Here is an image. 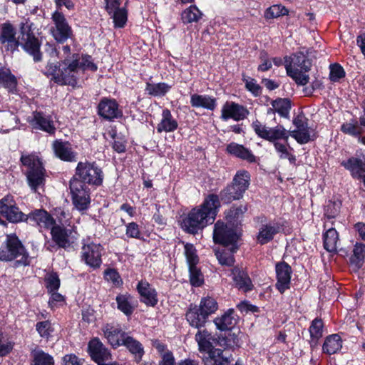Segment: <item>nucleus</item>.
Listing matches in <instances>:
<instances>
[{
	"label": "nucleus",
	"instance_id": "f03ea898",
	"mask_svg": "<svg viewBox=\"0 0 365 365\" xmlns=\"http://www.w3.org/2000/svg\"><path fill=\"white\" fill-rule=\"evenodd\" d=\"M220 206L219 197L215 194L209 195L200 206L193 208L184 219V229L189 233L195 234L213 223Z\"/></svg>",
	"mask_w": 365,
	"mask_h": 365
},
{
	"label": "nucleus",
	"instance_id": "0eeeda50",
	"mask_svg": "<svg viewBox=\"0 0 365 365\" xmlns=\"http://www.w3.org/2000/svg\"><path fill=\"white\" fill-rule=\"evenodd\" d=\"M69 187L75 207L79 211L87 210L91 202L88 187L77 178H73L70 180Z\"/></svg>",
	"mask_w": 365,
	"mask_h": 365
},
{
	"label": "nucleus",
	"instance_id": "3c124183",
	"mask_svg": "<svg viewBox=\"0 0 365 365\" xmlns=\"http://www.w3.org/2000/svg\"><path fill=\"white\" fill-rule=\"evenodd\" d=\"M288 14V10L283 6L276 4L269 7L265 13L264 17L267 19L278 18Z\"/></svg>",
	"mask_w": 365,
	"mask_h": 365
},
{
	"label": "nucleus",
	"instance_id": "ddd939ff",
	"mask_svg": "<svg viewBox=\"0 0 365 365\" xmlns=\"http://www.w3.org/2000/svg\"><path fill=\"white\" fill-rule=\"evenodd\" d=\"M283 230V225L277 221L262 223L259 227L257 240L260 245H265L274 239V237Z\"/></svg>",
	"mask_w": 365,
	"mask_h": 365
},
{
	"label": "nucleus",
	"instance_id": "9b49d317",
	"mask_svg": "<svg viewBox=\"0 0 365 365\" xmlns=\"http://www.w3.org/2000/svg\"><path fill=\"white\" fill-rule=\"evenodd\" d=\"M0 213L13 223L26 220V215L19 210L13 196L9 195L0 200Z\"/></svg>",
	"mask_w": 365,
	"mask_h": 365
},
{
	"label": "nucleus",
	"instance_id": "ea45409f",
	"mask_svg": "<svg viewBox=\"0 0 365 365\" xmlns=\"http://www.w3.org/2000/svg\"><path fill=\"white\" fill-rule=\"evenodd\" d=\"M365 258V245L361 243H356L353 250V255L350 258L351 264L356 269H359Z\"/></svg>",
	"mask_w": 365,
	"mask_h": 365
},
{
	"label": "nucleus",
	"instance_id": "5701e85b",
	"mask_svg": "<svg viewBox=\"0 0 365 365\" xmlns=\"http://www.w3.org/2000/svg\"><path fill=\"white\" fill-rule=\"evenodd\" d=\"M30 122L34 128H39L48 133H53L56 130L51 117L43 113L34 112Z\"/></svg>",
	"mask_w": 365,
	"mask_h": 365
},
{
	"label": "nucleus",
	"instance_id": "58836bf2",
	"mask_svg": "<svg viewBox=\"0 0 365 365\" xmlns=\"http://www.w3.org/2000/svg\"><path fill=\"white\" fill-rule=\"evenodd\" d=\"M339 235L334 228H329L324 235V247L329 252L336 251Z\"/></svg>",
	"mask_w": 365,
	"mask_h": 365
},
{
	"label": "nucleus",
	"instance_id": "680f3d73",
	"mask_svg": "<svg viewBox=\"0 0 365 365\" xmlns=\"http://www.w3.org/2000/svg\"><path fill=\"white\" fill-rule=\"evenodd\" d=\"M246 88L250 91L255 96H259L261 93L262 88L259 84L257 83V81L252 78L247 77L244 78Z\"/></svg>",
	"mask_w": 365,
	"mask_h": 365
},
{
	"label": "nucleus",
	"instance_id": "79ce46f5",
	"mask_svg": "<svg viewBox=\"0 0 365 365\" xmlns=\"http://www.w3.org/2000/svg\"><path fill=\"white\" fill-rule=\"evenodd\" d=\"M16 83L15 76L11 74L9 68H6L0 71V86L12 91L16 88Z\"/></svg>",
	"mask_w": 365,
	"mask_h": 365
},
{
	"label": "nucleus",
	"instance_id": "2eb2a0df",
	"mask_svg": "<svg viewBox=\"0 0 365 365\" xmlns=\"http://www.w3.org/2000/svg\"><path fill=\"white\" fill-rule=\"evenodd\" d=\"M88 351L91 359L100 364L110 359L111 354L98 338L92 339L88 344Z\"/></svg>",
	"mask_w": 365,
	"mask_h": 365
},
{
	"label": "nucleus",
	"instance_id": "e433bc0d",
	"mask_svg": "<svg viewBox=\"0 0 365 365\" xmlns=\"http://www.w3.org/2000/svg\"><path fill=\"white\" fill-rule=\"evenodd\" d=\"M342 347V341L339 334H331L327 336L323 344V351L327 354H334Z\"/></svg>",
	"mask_w": 365,
	"mask_h": 365
},
{
	"label": "nucleus",
	"instance_id": "aec40b11",
	"mask_svg": "<svg viewBox=\"0 0 365 365\" xmlns=\"http://www.w3.org/2000/svg\"><path fill=\"white\" fill-rule=\"evenodd\" d=\"M137 290L142 302L150 307H154L157 304V292L147 281H140L137 285Z\"/></svg>",
	"mask_w": 365,
	"mask_h": 365
},
{
	"label": "nucleus",
	"instance_id": "c85d7f7f",
	"mask_svg": "<svg viewBox=\"0 0 365 365\" xmlns=\"http://www.w3.org/2000/svg\"><path fill=\"white\" fill-rule=\"evenodd\" d=\"M71 233V230L60 226L51 227L52 239L60 247L66 248L70 246L69 235Z\"/></svg>",
	"mask_w": 365,
	"mask_h": 365
},
{
	"label": "nucleus",
	"instance_id": "0e129e2a",
	"mask_svg": "<svg viewBox=\"0 0 365 365\" xmlns=\"http://www.w3.org/2000/svg\"><path fill=\"white\" fill-rule=\"evenodd\" d=\"M78 63L80 64L79 69L81 70V73H83L87 68H89L92 71L97 70V66L91 61V57L89 56H83L81 61L78 57Z\"/></svg>",
	"mask_w": 365,
	"mask_h": 365
},
{
	"label": "nucleus",
	"instance_id": "a878e982",
	"mask_svg": "<svg viewBox=\"0 0 365 365\" xmlns=\"http://www.w3.org/2000/svg\"><path fill=\"white\" fill-rule=\"evenodd\" d=\"M341 165L349 170L352 177L360 178L365 173V159L350 158L346 161H342Z\"/></svg>",
	"mask_w": 365,
	"mask_h": 365
},
{
	"label": "nucleus",
	"instance_id": "b1692460",
	"mask_svg": "<svg viewBox=\"0 0 365 365\" xmlns=\"http://www.w3.org/2000/svg\"><path fill=\"white\" fill-rule=\"evenodd\" d=\"M186 319L191 327L200 330L205 325L207 318L197 306L191 305L186 313Z\"/></svg>",
	"mask_w": 365,
	"mask_h": 365
},
{
	"label": "nucleus",
	"instance_id": "bf43d9fd",
	"mask_svg": "<svg viewBox=\"0 0 365 365\" xmlns=\"http://www.w3.org/2000/svg\"><path fill=\"white\" fill-rule=\"evenodd\" d=\"M36 331L41 337L48 338L53 331L51 324L48 321L40 322L36 324Z\"/></svg>",
	"mask_w": 365,
	"mask_h": 365
},
{
	"label": "nucleus",
	"instance_id": "a19ab883",
	"mask_svg": "<svg viewBox=\"0 0 365 365\" xmlns=\"http://www.w3.org/2000/svg\"><path fill=\"white\" fill-rule=\"evenodd\" d=\"M171 86L165 83H147L145 91L149 95L153 96H165L170 89Z\"/></svg>",
	"mask_w": 365,
	"mask_h": 365
},
{
	"label": "nucleus",
	"instance_id": "8fccbe9b",
	"mask_svg": "<svg viewBox=\"0 0 365 365\" xmlns=\"http://www.w3.org/2000/svg\"><path fill=\"white\" fill-rule=\"evenodd\" d=\"M31 365H54L53 357L43 351H35Z\"/></svg>",
	"mask_w": 365,
	"mask_h": 365
},
{
	"label": "nucleus",
	"instance_id": "c756f323",
	"mask_svg": "<svg viewBox=\"0 0 365 365\" xmlns=\"http://www.w3.org/2000/svg\"><path fill=\"white\" fill-rule=\"evenodd\" d=\"M226 150L230 154L242 160H247L249 163L255 162V156L251 153L250 150L245 148L242 145L237 144L236 143H231L227 145Z\"/></svg>",
	"mask_w": 365,
	"mask_h": 365
},
{
	"label": "nucleus",
	"instance_id": "7c9ffc66",
	"mask_svg": "<svg viewBox=\"0 0 365 365\" xmlns=\"http://www.w3.org/2000/svg\"><path fill=\"white\" fill-rule=\"evenodd\" d=\"M195 339L198 344L200 352H205L208 354L215 349L212 345V341H214L215 339L212 338L211 334L205 329L202 331L198 330L195 334Z\"/></svg>",
	"mask_w": 365,
	"mask_h": 365
},
{
	"label": "nucleus",
	"instance_id": "4468645a",
	"mask_svg": "<svg viewBox=\"0 0 365 365\" xmlns=\"http://www.w3.org/2000/svg\"><path fill=\"white\" fill-rule=\"evenodd\" d=\"M101 245L90 243L83 246L81 257L88 265L96 269L101 264Z\"/></svg>",
	"mask_w": 365,
	"mask_h": 365
},
{
	"label": "nucleus",
	"instance_id": "e2e57ef3",
	"mask_svg": "<svg viewBox=\"0 0 365 365\" xmlns=\"http://www.w3.org/2000/svg\"><path fill=\"white\" fill-rule=\"evenodd\" d=\"M247 210V208L245 205H240L238 207L233 206L230 210L227 217L232 220H238L242 217Z\"/></svg>",
	"mask_w": 365,
	"mask_h": 365
},
{
	"label": "nucleus",
	"instance_id": "423d86ee",
	"mask_svg": "<svg viewBox=\"0 0 365 365\" xmlns=\"http://www.w3.org/2000/svg\"><path fill=\"white\" fill-rule=\"evenodd\" d=\"M21 161L29 170L27 173V180L31 190L38 192V189L44 185V169L39 158L34 155L29 154L22 155Z\"/></svg>",
	"mask_w": 365,
	"mask_h": 365
},
{
	"label": "nucleus",
	"instance_id": "de8ad7c7",
	"mask_svg": "<svg viewBox=\"0 0 365 365\" xmlns=\"http://www.w3.org/2000/svg\"><path fill=\"white\" fill-rule=\"evenodd\" d=\"M250 180V175L249 173L246 170H241L237 172L232 182L245 192L249 187Z\"/></svg>",
	"mask_w": 365,
	"mask_h": 365
},
{
	"label": "nucleus",
	"instance_id": "f3484780",
	"mask_svg": "<svg viewBox=\"0 0 365 365\" xmlns=\"http://www.w3.org/2000/svg\"><path fill=\"white\" fill-rule=\"evenodd\" d=\"M292 269L286 262H280L276 265V274L277 282L276 287L280 293L289 288Z\"/></svg>",
	"mask_w": 365,
	"mask_h": 365
},
{
	"label": "nucleus",
	"instance_id": "dca6fc26",
	"mask_svg": "<svg viewBox=\"0 0 365 365\" xmlns=\"http://www.w3.org/2000/svg\"><path fill=\"white\" fill-rule=\"evenodd\" d=\"M98 114L105 119L113 120L122 116V111L115 100L103 98L98 106Z\"/></svg>",
	"mask_w": 365,
	"mask_h": 365
},
{
	"label": "nucleus",
	"instance_id": "39448f33",
	"mask_svg": "<svg viewBox=\"0 0 365 365\" xmlns=\"http://www.w3.org/2000/svg\"><path fill=\"white\" fill-rule=\"evenodd\" d=\"M15 259L19 265L29 264V255L18 237L8 235L5 245L0 247V260L11 261Z\"/></svg>",
	"mask_w": 365,
	"mask_h": 365
},
{
	"label": "nucleus",
	"instance_id": "2f4dec72",
	"mask_svg": "<svg viewBox=\"0 0 365 365\" xmlns=\"http://www.w3.org/2000/svg\"><path fill=\"white\" fill-rule=\"evenodd\" d=\"M190 104L194 108H203L213 110L217 104L216 99L207 95L193 94L190 97Z\"/></svg>",
	"mask_w": 365,
	"mask_h": 365
},
{
	"label": "nucleus",
	"instance_id": "473e14b6",
	"mask_svg": "<svg viewBox=\"0 0 365 365\" xmlns=\"http://www.w3.org/2000/svg\"><path fill=\"white\" fill-rule=\"evenodd\" d=\"M245 192L233 182L220 192V198L225 203H230L233 200L242 197Z\"/></svg>",
	"mask_w": 365,
	"mask_h": 365
},
{
	"label": "nucleus",
	"instance_id": "4be33fe9",
	"mask_svg": "<svg viewBox=\"0 0 365 365\" xmlns=\"http://www.w3.org/2000/svg\"><path fill=\"white\" fill-rule=\"evenodd\" d=\"M27 220L44 228H50L54 223L52 217L44 210H36L30 212L26 216V220Z\"/></svg>",
	"mask_w": 365,
	"mask_h": 365
},
{
	"label": "nucleus",
	"instance_id": "6e6552de",
	"mask_svg": "<svg viewBox=\"0 0 365 365\" xmlns=\"http://www.w3.org/2000/svg\"><path fill=\"white\" fill-rule=\"evenodd\" d=\"M73 178H77L84 184L100 185L103 182V172L94 163L80 162Z\"/></svg>",
	"mask_w": 365,
	"mask_h": 365
},
{
	"label": "nucleus",
	"instance_id": "1a4fd4ad",
	"mask_svg": "<svg viewBox=\"0 0 365 365\" xmlns=\"http://www.w3.org/2000/svg\"><path fill=\"white\" fill-rule=\"evenodd\" d=\"M239 235L232 228H228L226 225L220 221L215 224L213 232V240L215 243L222 244L224 246L230 245V252L234 253L237 250L236 242Z\"/></svg>",
	"mask_w": 365,
	"mask_h": 365
},
{
	"label": "nucleus",
	"instance_id": "864d4df0",
	"mask_svg": "<svg viewBox=\"0 0 365 365\" xmlns=\"http://www.w3.org/2000/svg\"><path fill=\"white\" fill-rule=\"evenodd\" d=\"M45 282L48 292L57 291L60 287V279L55 272L48 274L45 277Z\"/></svg>",
	"mask_w": 365,
	"mask_h": 365
},
{
	"label": "nucleus",
	"instance_id": "f8f14e48",
	"mask_svg": "<svg viewBox=\"0 0 365 365\" xmlns=\"http://www.w3.org/2000/svg\"><path fill=\"white\" fill-rule=\"evenodd\" d=\"M54 27L51 29L53 38L60 43L65 42L72 36V29L68 25L64 15L58 10L52 14Z\"/></svg>",
	"mask_w": 365,
	"mask_h": 365
},
{
	"label": "nucleus",
	"instance_id": "cd10ccee",
	"mask_svg": "<svg viewBox=\"0 0 365 365\" xmlns=\"http://www.w3.org/2000/svg\"><path fill=\"white\" fill-rule=\"evenodd\" d=\"M232 274V279L239 289L244 292L252 290L253 285L247 272L238 267H235Z\"/></svg>",
	"mask_w": 365,
	"mask_h": 365
},
{
	"label": "nucleus",
	"instance_id": "a18cd8bd",
	"mask_svg": "<svg viewBox=\"0 0 365 365\" xmlns=\"http://www.w3.org/2000/svg\"><path fill=\"white\" fill-rule=\"evenodd\" d=\"M341 130L345 134L355 137L359 136L364 133V129L359 126V122L354 120L343 123Z\"/></svg>",
	"mask_w": 365,
	"mask_h": 365
},
{
	"label": "nucleus",
	"instance_id": "a211bd4d",
	"mask_svg": "<svg viewBox=\"0 0 365 365\" xmlns=\"http://www.w3.org/2000/svg\"><path fill=\"white\" fill-rule=\"evenodd\" d=\"M248 111L242 106L234 102H227L222 108L221 118L224 120L232 118L239 121L246 118Z\"/></svg>",
	"mask_w": 365,
	"mask_h": 365
},
{
	"label": "nucleus",
	"instance_id": "603ef678",
	"mask_svg": "<svg viewBox=\"0 0 365 365\" xmlns=\"http://www.w3.org/2000/svg\"><path fill=\"white\" fill-rule=\"evenodd\" d=\"M190 281L192 286L200 287L203 283V275L196 265L189 267Z\"/></svg>",
	"mask_w": 365,
	"mask_h": 365
},
{
	"label": "nucleus",
	"instance_id": "c9c22d12",
	"mask_svg": "<svg viewBox=\"0 0 365 365\" xmlns=\"http://www.w3.org/2000/svg\"><path fill=\"white\" fill-rule=\"evenodd\" d=\"M233 312V309H228L221 317L215 319L214 323L219 330H229L235 325L236 319L232 316Z\"/></svg>",
	"mask_w": 365,
	"mask_h": 365
},
{
	"label": "nucleus",
	"instance_id": "49530a36",
	"mask_svg": "<svg viewBox=\"0 0 365 365\" xmlns=\"http://www.w3.org/2000/svg\"><path fill=\"white\" fill-rule=\"evenodd\" d=\"M202 16V13L198 8L193 5L186 9L182 13V20L185 24L197 22Z\"/></svg>",
	"mask_w": 365,
	"mask_h": 365
},
{
	"label": "nucleus",
	"instance_id": "6ab92c4d",
	"mask_svg": "<svg viewBox=\"0 0 365 365\" xmlns=\"http://www.w3.org/2000/svg\"><path fill=\"white\" fill-rule=\"evenodd\" d=\"M102 331L108 342L114 348L121 346L123 338H125L128 335L118 325L111 324H106L102 328Z\"/></svg>",
	"mask_w": 365,
	"mask_h": 365
},
{
	"label": "nucleus",
	"instance_id": "052dcab7",
	"mask_svg": "<svg viewBox=\"0 0 365 365\" xmlns=\"http://www.w3.org/2000/svg\"><path fill=\"white\" fill-rule=\"evenodd\" d=\"M232 252H227L225 251L216 252L215 255L219 262L222 265L232 266L235 259L232 255Z\"/></svg>",
	"mask_w": 365,
	"mask_h": 365
},
{
	"label": "nucleus",
	"instance_id": "bb28decb",
	"mask_svg": "<svg viewBox=\"0 0 365 365\" xmlns=\"http://www.w3.org/2000/svg\"><path fill=\"white\" fill-rule=\"evenodd\" d=\"M126 347L131 354L134 356L135 360L138 363L144 355V348L142 344L133 337L127 335L123 338L122 344Z\"/></svg>",
	"mask_w": 365,
	"mask_h": 365
},
{
	"label": "nucleus",
	"instance_id": "4d7b16f0",
	"mask_svg": "<svg viewBox=\"0 0 365 365\" xmlns=\"http://www.w3.org/2000/svg\"><path fill=\"white\" fill-rule=\"evenodd\" d=\"M340 207V202L329 201L324 208L325 216L329 219L335 217L339 212Z\"/></svg>",
	"mask_w": 365,
	"mask_h": 365
},
{
	"label": "nucleus",
	"instance_id": "13d9d810",
	"mask_svg": "<svg viewBox=\"0 0 365 365\" xmlns=\"http://www.w3.org/2000/svg\"><path fill=\"white\" fill-rule=\"evenodd\" d=\"M345 76L344 68L339 64L330 66L329 78L333 82H337Z\"/></svg>",
	"mask_w": 365,
	"mask_h": 365
},
{
	"label": "nucleus",
	"instance_id": "69168bd1",
	"mask_svg": "<svg viewBox=\"0 0 365 365\" xmlns=\"http://www.w3.org/2000/svg\"><path fill=\"white\" fill-rule=\"evenodd\" d=\"M140 232L138 225L135 222H130L126 227V235L129 237L138 238Z\"/></svg>",
	"mask_w": 365,
	"mask_h": 365
},
{
	"label": "nucleus",
	"instance_id": "412c9836",
	"mask_svg": "<svg viewBox=\"0 0 365 365\" xmlns=\"http://www.w3.org/2000/svg\"><path fill=\"white\" fill-rule=\"evenodd\" d=\"M293 123L296 129L289 132V135L300 144L308 143L310 140V134L307 123L299 117L294 118Z\"/></svg>",
	"mask_w": 365,
	"mask_h": 365
},
{
	"label": "nucleus",
	"instance_id": "9d476101",
	"mask_svg": "<svg viewBox=\"0 0 365 365\" xmlns=\"http://www.w3.org/2000/svg\"><path fill=\"white\" fill-rule=\"evenodd\" d=\"M252 127L259 137L271 142L279 139L287 140L289 136V131L280 125L274 128H269L256 120L252 123Z\"/></svg>",
	"mask_w": 365,
	"mask_h": 365
},
{
	"label": "nucleus",
	"instance_id": "09e8293b",
	"mask_svg": "<svg viewBox=\"0 0 365 365\" xmlns=\"http://www.w3.org/2000/svg\"><path fill=\"white\" fill-rule=\"evenodd\" d=\"M111 18L115 27L123 28L125 25L128 19V12L125 7L120 8L113 11L111 14Z\"/></svg>",
	"mask_w": 365,
	"mask_h": 365
},
{
	"label": "nucleus",
	"instance_id": "6e6d98bb",
	"mask_svg": "<svg viewBox=\"0 0 365 365\" xmlns=\"http://www.w3.org/2000/svg\"><path fill=\"white\" fill-rule=\"evenodd\" d=\"M118 308L126 315H130L133 312L129 298L125 295H119L116 297Z\"/></svg>",
	"mask_w": 365,
	"mask_h": 365
},
{
	"label": "nucleus",
	"instance_id": "f257e3e1",
	"mask_svg": "<svg viewBox=\"0 0 365 365\" xmlns=\"http://www.w3.org/2000/svg\"><path fill=\"white\" fill-rule=\"evenodd\" d=\"M32 23L26 21L21 24V37L19 40L16 38V31L10 24H4L2 26L0 34V43L4 46L8 51H15L21 45L24 51L33 56L36 62L41 60L40 52V43L35 37L31 27Z\"/></svg>",
	"mask_w": 365,
	"mask_h": 365
},
{
	"label": "nucleus",
	"instance_id": "5fc2aeb1",
	"mask_svg": "<svg viewBox=\"0 0 365 365\" xmlns=\"http://www.w3.org/2000/svg\"><path fill=\"white\" fill-rule=\"evenodd\" d=\"M185 255L189 267L197 265L199 262V258L196 254V250L192 244L187 243L185 245Z\"/></svg>",
	"mask_w": 365,
	"mask_h": 365
},
{
	"label": "nucleus",
	"instance_id": "20e7f679",
	"mask_svg": "<svg viewBox=\"0 0 365 365\" xmlns=\"http://www.w3.org/2000/svg\"><path fill=\"white\" fill-rule=\"evenodd\" d=\"M284 64L287 75L297 85L304 86L309 82V77L306 73L310 70L312 63L302 52H297L290 56H285Z\"/></svg>",
	"mask_w": 365,
	"mask_h": 365
},
{
	"label": "nucleus",
	"instance_id": "72a5a7b5",
	"mask_svg": "<svg viewBox=\"0 0 365 365\" xmlns=\"http://www.w3.org/2000/svg\"><path fill=\"white\" fill-rule=\"evenodd\" d=\"M53 147L56 155L61 160L65 161H73L75 160L76 155L68 143L55 141Z\"/></svg>",
	"mask_w": 365,
	"mask_h": 365
},
{
	"label": "nucleus",
	"instance_id": "37998d69",
	"mask_svg": "<svg viewBox=\"0 0 365 365\" xmlns=\"http://www.w3.org/2000/svg\"><path fill=\"white\" fill-rule=\"evenodd\" d=\"M197 308L200 309V311L208 318L210 314L217 311L218 306L215 299L208 297L201 299Z\"/></svg>",
	"mask_w": 365,
	"mask_h": 365
},
{
	"label": "nucleus",
	"instance_id": "4c0bfd02",
	"mask_svg": "<svg viewBox=\"0 0 365 365\" xmlns=\"http://www.w3.org/2000/svg\"><path fill=\"white\" fill-rule=\"evenodd\" d=\"M272 108L267 110L268 114L277 112L282 117L287 118L291 108L290 101L287 98H278L272 103Z\"/></svg>",
	"mask_w": 365,
	"mask_h": 365
},
{
	"label": "nucleus",
	"instance_id": "338daca9",
	"mask_svg": "<svg viewBox=\"0 0 365 365\" xmlns=\"http://www.w3.org/2000/svg\"><path fill=\"white\" fill-rule=\"evenodd\" d=\"M106 3L105 9L108 14H111L114 11L120 9V0H104Z\"/></svg>",
	"mask_w": 365,
	"mask_h": 365
},
{
	"label": "nucleus",
	"instance_id": "f704fd0d",
	"mask_svg": "<svg viewBox=\"0 0 365 365\" xmlns=\"http://www.w3.org/2000/svg\"><path fill=\"white\" fill-rule=\"evenodd\" d=\"M177 128L178 123L173 118L170 111L168 109H164L162 113V120L157 126L158 132H172Z\"/></svg>",
	"mask_w": 365,
	"mask_h": 365
},
{
	"label": "nucleus",
	"instance_id": "c03bdc74",
	"mask_svg": "<svg viewBox=\"0 0 365 365\" xmlns=\"http://www.w3.org/2000/svg\"><path fill=\"white\" fill-rule=\"evenodd\" d=\"M323 322L320 319H315L312 321L309 327V333L312 338L311 345H316L317 340L322 336L323 334Z\"/></svg>",
	"mask_w": 365,
	"mask_h": 365
},
{
	"label": "nucleus",
	"instance_id": "774afa93",
	"mask_svg": "<svg viewBox=\"0 0 365 365\" xmlns=\"http://www.w3.org/2000/svg\"><path fill=\"white\" fill-rule=\"evenodd\" d=\"M64 365H82L83 361L78 359L75 354H67L63 359Z\"/></svg>",
	"mask_w": 365,
	"mask_h": 365
},
{
	"label": "nucleus",
	"instance_id": "393cba45",
	"mask_svg": "<svg viewBox=\"0 0 365 365\" xmlns=\"http://www.w3.org/2000/svg\"><path fill=\"white\" fill-rule=\"evenodd\" d=\"M206 359L210 361L211 365H230L232 361L230 350H222L217 348H215L207 354Z\"/></svg>",
	"mask_w": 365,
	"mask_h": 365
},
{
	"label": "nucleus",
	"instance_id": "7ed1b4c3",
	"mask_svg": "<svg viewBox=\"0 0 365 365\" xmlns=\"http://www.w3.org/2000/svg\"><path fill=\"white\" fill-rule=\"evenodd\" d=\"M79 67L78 54L74 53L73 58H64L58 64L48 63L44 73L58 84L75 87L80 74L82 73Z\"/></svg>",
	"mask_w": 365,
	"mask_h": 365
}]
</instances>
